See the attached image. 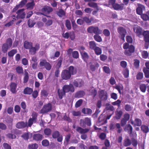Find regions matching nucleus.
<instances>
[{"label":"nucleus","mask_w":149,"mask_h":149,"mask_svg":"<svg viewBox=\"0 0 149 149\" xmlns=\"http://www.w3.org/2000/svg\"><path fill=\"white\" fill-rule=\"evenodd\" d=\"M31 118L29 119L28 122L22 121L17 123L16 125V127L18 129H23L26 127H31L33 123L37 121L38 114L35 111H33L31 114Z\"/></svg>","instance_id":"obj_1"},{"label":"nucleus","mask_w":149,"mask_h":149,"mask_svg":"<svg viewBox=\"0 0 149 149\" xmlns=\"http://www.w3.org/2000/svg\"><path fill=\"white\" fill-rule=\"evenodd\" d=\"M33 44L32 42L26 40L24 43V47L25 49H29V52L30 54L34 55L36 54V51L40 49V45L37 43L34 46H33Z\"/></svg>","instance_id":"obj_2"},{"label":"nucleus","mask_w":149,"mask_h":149,"mask_svg":"<svg viewBox=\"0 0 149 149\" xmlns=\"http://www.w3.org/2000/svg\"><path fill=\"white\" fill-rule=\"evenodd\" d=\"M98 20L95 19L93 17H91L90 18L86 16H85L81 19H77V23L80 25H82L84 24V22L89 25L96 23L98 22Z\"/></svg>","instance_id":"obj_3"},{"label":"nucleus","mask_w":149,"mask_h":149,"mask_svg":"<svg viewBox=\"0 0 149 149\" xmlns=\"http://www.w3.org/2000/svg\"><path fill=\"white\" fill-rule=\"evenodd\" d=\"M13 41L12 39L10 38H7L5 43L3 44L1 47V50L3 53H6L8 49L11 47Z\"/></svg>","instance_id":"obj_4"},{"label":"nucleus","mask_w":149,"mask_h":149,"mask_svg":"<svg viewBox=\"0 0 149 149\" xmlns=\"http://www.w3.org/2000/svg\"><path fill=\"white\" fill-rule=\"evenodd\" d=\"M146 9L144 6L140 4V16L143 20L145 21H148L149 22V10L146 13H143V11H145Z\"/></svg>","instance_id":"obj_5"},{"label":"nucleus","mask_w":149,"mask_h":149,"mask_svg":"<svg viewBox=\"0 0 149 149\" xmlns=\"http://www.w3.org/2000/svg\"><path fill=\"white\" fill-rule=\"evenodd\" d=\"M87 31L89 33H94L95 35L101 34L102 33V31L96 26H91L88 27L87 29Z\"/></svg>","instance_id":"obj_6"},{"label":"nucleus","mask_w":149,"mask_h":149,"mask_svg":"<svg viewBox=\"0 0 149 149\" xmlns=\"http://www.w3.org/2000/svg\"><path fill=\"white\" fill-rule=\"evenodd\" d=\"M39 65L40 67L42 68H45L47 70H50L52 68L51 64L45 59L41 60L39 63Z\"/></svg>","instance_id":"obj_7"},{"label":"nucleus","mask_w":149,"mask_h":149,"mask_svg":"<svg viewBox=\"0 0 149 149\" xmlns=\"http://www.w3.org/2000/svg\"><path fill=\"white\" fill-rule=\"evenodd\" d=\"M99 98L102 101H106L108 98L107 92L104 90H101L98 92Z\"/></svg>","instance_id":"obj_8"},{"label":"nucleus","mask_w":149,"mask_h":149,"mask_svg":"<svg viewBox=\"0 0 149 149\" xmlns=\"http://www.w3.org/2000/svg\"><path fill=\"white\" fill-rule=\"evenodd\" d=\"M117 31L119 34V38L123 41H124L125 38L127 33L126 29L122 27H119L117 29Z\"/></svg>","instance_id":"obj_9"},{"label":"nucleus","mask_w":149,"mask_h":149,"mask_svg":"<svg viewBox=\"0 0 149 149\" xmlns=\"http://www.w3.org/2000/svg\"><path fill=\"white\" fill-rule=\"evenodd\" d=\"M80 124L83 127H85L86 125L90 126L91 125V121L90 118L86 117L84 119H81L80 120Z\"/></svg>","instance_id":"obj_10"},{"label":"nucleus","mask_w":149,"mask_h":149,"mask_svg":"<svg viewBox=\"0 0 149 149\" xmlns=\"http://www.w3.org/2000/svg\"><path fill=\"white\" fill-rule=\"evenodd\" d=\"M52 110V105L50 103L44 105L40 111L41 113L44 114L47 113L51 111Z\"/></svg>","instance_id":"obj_11"},{"label":"nucleus","mask_w":149,"mask_h":149,"mask_svg":"<svg viewBox=\"0 0 149 149\" xmlns=\"http://www.w3.org/2000/svg\"><path fill=\"white\" fill-rule=\"evenodd\" d=\"M67 69L63 70L61 73V76L63 80H68L71 77V75Z\"/></svg>","instance_id":"obj_12"},{"label":"nucleus","mask_w":149,"mask_h":149,"mask_svg":"<svg viewBox=\"0 0 149 149\" xmlns=\"http://www.w3.org/2000/svg\"><path fill=\"white\" fill-rule=\"evenodd\" d=\"M52 137L53 139H57V141L59 142H62L63 139V136L60 135L58 131H55L52 134Z\"/></svg>","instance_id":"obj_13"},{"label":"nucleus","mask_w":149,"mask_h":149,"mask_svg":"<svg viewBox=\"0 0 149 149\" xmlns=\"http://www.w3.org/2000/svg\"><path fill=\"white\" fill-rule=\"evenodd\" d=\"M62 89L65 93H68L70 91L73 93L74 91V89L73 85L70 84L69 85H65L62 87Z\"/></svg>","instance_id":"obj_14"},{"label":"nucleus","mask_w":149,"mask_h":149,"mask_svg":"<svg viewBox=\"0 0 149 149\" xmlns=\"http://www.w3.org/2000/svg\"><path fill=\"white\" fill-rule=\"evenodd\" d=\"M107 122L105 116L101 114L98 118L97 124V126H100L107 123Z\"/></svg>","instance_id":"obj_15"},{"label":"nucleus","mask_w":149,"mask_h":149,"mask_svg":"<svg viewBox=\"0 0 149 149\" xmlns=\"http://www.w3.org/2000/svg\"><path fill=\"white\" fill-rule=\"evenodd\" d=\"M130 115L128 113L125 114L120 121L121 126L122 127H124L127 124V122L129 120L130 118Z\"/></svg>","instance_id":"obj_16"},{"label":"nucleus","mask_w":149,"mask_h":149,"mask_svg":"<svg viewBox=\"0 0 149 149\" xmlns=\"http://www.w3.org/2000/svg\"><path fill=\"white\" fill-rule=\"evenodd\" d=\"M134 51V47L132 45H131L127 49L125 50L124 54L127 56H130Z\"/></svg>","instance_id":"obj_17"},{"label":"nucleus","mask_w":149,"mask_h":149,"mask_svg":"<svg viewBox=\"0 0 149 149\" xmlns=\"http://www.w3.org/2000/svg\"><path fill=\"white\" fill-rule=\"evenodd\" d=\"M84 81L81 79H77L74 80L73 82L74 86L76 87H81L84 84Z\"/></svg>","instance_id":"obj_18"},{"label":"nucleus","mask_w":149,"mask_h":149,"mask_svg":"<svg viewBox=\"0 0 149 149\" xmlns=\"http://www.w3.org/2000/svg\"><path fill=\"white\" fill-rule=\"evenodd\" d=\"M53 10L52 8L49 6H45L42 8L41 11L43 13L42 14H49Z\"/></svg>","instance_id":"obj_19"},{"label":"nucleus","mask_w":149,"mask_h":149,"mask_svg":"<svg viewBox=\"0 0 149 149\" xmlns=\"http://www.w3.org/2000/svg\"><path fill=\"white\" fill-rule=\"evenodd\" d=\"M24 10V9L19 10L16 12L17 15V18L24 19L25 17V13L23 11Z\"/></svg>","instance_id":"obj_20"},{"label":"nucleus","mask_w":149,"mask_h":149,"mask_svg":"<svg viewBox=\"0 0 149 149\" xmlns=\"http://www.w3.org/2000/svg\"><path fill=\"white\" fill-rule=\"evenodd\" d=\"M76 130L81 134H84L88 132L90 130V129L89 128L83 129L80 127L77 126L76 127Z\"/></svg>","instance_id":"obj_21"},{"label":"nucleus","mask_w":149,"mask_h":149,"mask_svg":"<svg viewBox=\"0 0 149 149\" xmlns=\"http://www.w3.org/2000/svg\"><path fill=\"white\" fill-rule=\"evenodd\" d=\"M113 8L116 10H122L123 9L124 4L121 3L118 4L117 3H115L113 6Z\"/></svg>","instance_id":"obj_22"},{"label":"nucleus","mask_w":149,"mask_h":149,"mask_svg":"<svg viewBox=\"0 0 149 149\" xmlns=\"http://www.w3.org/2000/svg\"><path fill=\"white\" fill-rule=\"evenodd\" d=\"M68 70L70 74V75H73L76 74L77 72V70L76 68L73 66H70L68 68Z\"/></svg>","instance_id":"obj_23"},{"label":"nucleus","mask_w":149,"mask_h":149,"mask_svg":"<svg viewBox=\"0 0 149 149\" xmlns=\"http://www.w3.org/2000/svg\"><path fill=\"white\" fill-rule=\"evenodd\" d=\"M85 94V92L83 91H79L75 93L74 97L77 98H80L83 97Z\"/></svg>","instance_id":"obj_24"},{"label":"nucleus","mask_w":149,"mask_h":149,"mask_svg":"<svg viewBox=\"0 0 149 149\" xmlns=\"http://www.w3.org/2000/svg\"><path fill=\"white\" fill-rule=\"evenodd\" d=\"M57 93L59 98L60 99H62L63 97L65 96L66 93L62 89H58L57 90Z\"/></svg>","instance_id":"obj_25"},{"label":"nucleus","mask_w":149,"mask_h":149,"mask_svg":"<svg viewBox=\"0 0 149 149\" xmlns=\"http://www.w3.org/2000/svg\"><path fill=\"white\" fill-rule=\"evenodd\" d=\"M43 138V135L39 134H35L33 136V139L36 141H41Z\"/></svg>","instance_id":"obj_26"},{"label":"nucleus","mask_w":149,"mask_h":149,"mask_svg":"<svg viewBox=\"0 0 149 149\" xmlns=\"http://www.w3.org/2000/svg\"><path fill=\"white\" fill-rule=\"evenodd\" d=\"M10 91L12 93H16L17 92L16 88L17 87V85L14 82L11 83L10 85Z\"/></svg>","instance_id":"obj_27"},{"label":"nucleus","mask_w":149,"mask_h":149,"mask_svg":"<svg viewBox=\"0 0 149 149\" xmlns=\"http://www.w3.org/2000/svg\"><path fill=\"white\" fill-rule=\"evenodd\" d=\"M144 40L146 42H149V31H144L143 32Z\"/></svg>","instance_id":"obj_28"},{"label":"nucleus","mask_w":149,"mask_h":149,"mask_svg":"<svg viewBox=\"0 0 149 149\" xmlns=\"http://www.w3.org/2000/svg\"><path fill=\"white\" fill-rule=\"evenodd\" d=\"M33 92V89L30 87H26L25 88L23 91V93L25 95H30Z\"/></svg>","instance_id":"obj_29"},{"label":"nucleus","mask_w":149,"mask_h":149,"mask_svg":"<svg viewBox=\"0 0 149 149\" xmlns=\"http://www.w3.org/2000/svg\"><path fill=\"white\" fill-rule=\"evenodd\" d=\"M81 112L84 114L88 115H91L92 113V110L91 109L88 108H83L81 110Z\"/></svg>","instance_id":"obj_30"},{"label":"nucleus","mask_w":149,"mask_h":149,"mask_svg":"<svg viewBox=\"0 0 149 149\" xmlns=\"http://www.w3.org/2000/svg\"><path fill=\"white\" fill-rule=\"evenodd\" d=\"M35 4L33 1L31 2H28L26 5L25 6L26 9L32 10Z\"/></svg>","instance_id":"obj_31"},{"label":"nucleus","mask_w":149,"mask_h":149,"mask_svg":"<svg viewBox=\"0 0 149 149\" xmlns=\"http://www.w3.org/2000/svg\"><path fill=\"white\" fill-rule=\"evenodd\" d=\"M132 143L131 141L129 139H125L123 142V145L125 147L130 146Z\"/></svg>","instance_id":"obj_32"},{"label":"nucleus","mask_w":149,"mask_h":149,"mask_svg":"<svg viewBox=\"0 0 149 149\" xmlns=\"http://www.w3.org/2000/svg\"><path fill=\"white\" fill-rule=\"evenodd\" d=\"M57 15L60 17L65 16V13L62 9H60L57 12Z\"/></svg>","instance_id":"obj_33"},{"label":"nucleus","mask_w":149,"mask_h":149,"mask_svg":"<svg viewBox=\"0 0 149 149\" xmlns=\"http://www.w3.org/2000/svg\"><path fill=\"white\" fill-rule=\"evenodd\" d=\"M81 54L84 61L87 63V60L89 58V56L87 53L84 52Z\"/></svg>","instance_id":"obj_34"},{"label":"nucleus","mask_w":149,"mask_h":149,"mask_svg":"<svg viewBox=\"0 0 149 149\" xmlns=\"http://www.w3.org/2000/svg\"><path fill=\"white\" fill-rule=\"evenodd\" d=\"M24 140H28L29 138H30L32 137L31 134H29L28 133H25L23 134L21 136Z\"/></svg>","instance_id":"obj_35"},{"label":"nucleus","mask_w":149,"mask_h":149,"mask_svg":"<svg viewBox=\"0 0 149 149\" xmlns=\"http://www.w3.org/2000/svg\"><path fill=\"white\" fill-rule=\"evenodd\" d=\"M132 129H133L132 127L130 124L127 125L125 126V130L127 131L128 133L130 134H131L132 133Z\"/></svg>","instance_id":"obj_36"},{"label":"nucleus","mask_w":149,"mask_h":149,"mask_svg":"<svg viewBox=\"0 0 149 149\" xmlns=\"http://www.w3.org/2000/svg\"><path fill=\"white\" fill-rule=\"evenodd\" d=\"M133 30L137 35L140 37V26L137 25H135L133 28Z\"/></svg>","instance_id":"obj_37"},{"label":"nucleus","mask_w":149,"mask_h":149,"mask_svg":"<svg viewBox=\"0 0 149 149\" xmlns=\"http://www.w3.org/2000/svg\"><path fill=\"white\" fill-rule=\"evenodd\" d=\"M89 46L90 48L94 50L97 47L95 42L94 41H91L89 42Z\"/></svg>","instance_id":"obj_38"},{"label":"nucleus","mask_w":149,"mask_h":149,"mask_svg":"<svg viewBox=\"0 0 149 149\" xmlns=\"http://www.w3.org/2000/svg\"><path fill=\"white\" fill-rule=\"evenodd\" d=\"M63 59L62 57H60L58 59V61L56 65V68L59 69L61 67L62 62Z\"/></svg>","instance_id":"obj_39"},{"label":"nucleus","mask_w":149,"mask_h":149,"mask_svg":"<svg viewBox=\"0 0 149 149\" xmlns=\"http://www.w3.org/2000/svg\"><path fill=\"white\" fill-rule=\"evenodd\" d=\"M141 128L142 131L144 133H147L149 132V129L148 126L143 125H141Z\"/></svg>","instance_id":"obj_40"},{"label":"nucleus","mask_w":149,"mask_h":149,"mask_svg":"<svg viewBox=\"0 0 149 149\" xmlns=\"http://www.w3.org/2000/svg\"><path fill=\"white\" fill-rule=\"evenodd\" d=\"M123 114V112L121 110L116 112L115 113V117L117 120L120 119Z\"/></svg>","instance_id":"obj_41"},{"label":"nucleus","mask_w":149,"mask_h":149,"mask_svg":"<svg viewBox=\"0 0 149 149\" xmlns=\"http://www.w3.org/2000/svg\"><path fill=\"white\" fill-rule=\"evenodd\" d=\"M17 52L16 49H13L8 52V55L10 57H13Z\"/></svg>","instance_id":"obj_42"},{"label":"nucleus","mask_w":149,"mask_h":149,"mask_svg":"<svg viewBox=\"0 0 149 149\" xmlns=\"http://www.w3.org/2000/svg\"><path fill=\"white\" fill-rule=\"evenodd\" d=\"M94 50L95 54L97 55H100L102 53L101 49L98 47H97Z\"/></svg>","instance_id":"obj_43"},{"label":"nucleus","mask_w":149,"mask_h":149,"mask_svg":"<svg viewBox=\"0 0 149 149\" xmlns=\"http://www.w3.org/2000/svg\"><path fill=\"white\" fill-rule=\"evenodd\" d=\"M99 34L95 35L93 36L94 40L97 42H100L102 41V39Z\"/></svg>","instance_id":"obj_44"},{"label":"nucleus","mask_w":149,"mask_h":149,"mask_svg":"<svg viewBox=\"0 0 149 149\" xmlns=\"http://www.w3.org/2000/svg\"><path fill=\"white\" fill-rule=\"evenodd\" d=\"M44 132L45 135L49 136L51 134L52 130L49 128H46L44 130Z\"/></svg>","instance_id":"obj_45"},{"label":"nucleus","mask_w":149,"mask_h":149,"mask_svg":"<svg viewBox=\"0 0 149 149\" xmlns=\"http://www.w3.org/2000/svg\"><path fill=\"white\" fill-rule=\"evenodd\" d=\"M106 109L107 110H110L111 111H113L114 110L113 106L108 103H106Z\"/></svg>","instance_id":"obj_46"},{"label":"nucleus","mask_w":149,"mask_h":149,"mask_svg":"<svg viewBox=\"0 0 149 149\" xmlns=\"http://www.w3.org/2000/svg\"><path fill=\"white\" fill-rule=\"evenodd\" d=\"M28 147L29 149H37L38 147V145L37 144L35 143L29 145Z\"/></svg>","instance_id":"obj_47"},{"label":"nucleus","mask_w":149,"mask_h":149,"mask_svg":"<svg viewBox=\"0 0 149 149\" xmlns=\"http://www.w3.org/2000/svg\"><path fill=\"white\" fill-rule=\"evenodd\" d=\"M70 137L71 135L70 134H69L65 136L64 143H65L67 145L68 144V143L70 138Z\"/></svg>","instance_id":"obj_48"},{"label":"nucleus","mask_w":149,"mask_h":149,"mask_svg":"<svg viewBox=\"0 0 149 149\" xmlns=\"http://www.w3.org/2000/svg\"><path fill=\"white\" fill-rule=\"evenodd\" d=\"M65 25L67 29L70 30L71 29V26L70 21L68 19H67L65 21Z\"/></svg>","instance_id":"obj_49"},{"label":"nucleus","mask_w":149,"mask_h":149,"mask_svg":"<svg viewBox=\"0 0 149 149\" xmlns=\"http://www.w3.org/2000/svg\"><path fill=\"white\" fill-rule=\"evenodd\" d=\"M131 123L135 126H139V119L136 118L134 122L133 121H131Z\"/></svg>","instance_id":"obj_50"},{"label":"nucleus","mask_w":149,"mask_h":149,"mask_svg":"<svg viewBox=\"0 0 149 149\" xmlns=\"http://www.w3.org/2000/svg\"><path fill=\"white\" fill-rule=\"evenodd\" d=\"M49 142L47 139L43 140L42 141V145L44 147H47L49 145Z\"/></svg>","instance_id":"obj_51"},{"label":"nucleus","mask_w":149,"mask_h":149,"mask_svg":"<svg viewBox=\"0 0 149 149\" xmlns=\"http://www.w3.org/2000/svg\"><path fill=\"white\" fill-rule=\"evenodd\" d=\"M83 101V100L81 99L78 100L75 103V107L77 108L80 107L82 104Z\"/></svg>","instance_id":"obj_52"},{"label":"nucleus","mask_w":149,"mask_h":149,"mask_svg":"<svg viewBox=\"0 0 149 149\" xmlns=\"http://www.w3.org/2000/svg\"><path fill=\"white\" fill-rule=\"evenodd\" d=\"M6 136L7 138L10 139H15L16 138V135L12 133H8L6 134Z\"/></svg>","instance_id":"obj_53"},{"label":"nucleus","mask_w":149,"mask_h":149,"mask_svg":"<svg viewBox=\"0 0 149 149\" xmlns=\"http://www.w3.org/2000/svg\"><path fill=\"white\" fill-rule=\"evenodd\" d=\"M103 71L107 74H110L111 73V70L109 68L106 66H104L103 68Z\"/></svg>","instance_id":"obj_54"},{"label":"nucleus","mask_w":149,"mask_h":149,"mask_svg":"<svg viewBox=\"0 0 149 149\" xmlns=\"http://www.w3.org/2000/svg\"><path fill=\"white\" fill-rule=\"evenodd\" d=\"M88 5L90 7L93 8H98V6L97 3L92 2L89 3Z\"/></svg>","instance_id":"obj_55"},{"label":"nucleus","mask_w":149,"mask_h":149,"mask_svg":"<svg viewBox=\"0 0 149 149\" xmlns=\"http://www.w3.org/2000/svg\"><path fill=\"white\" fill-rule=\"evenodd\" d=\"M17 72L19 74L23 73V69L22 67L18 66L16 68Z\"/></svg>","instance_id":"obj_56"},{"label":"nucleus","mask_w":149,"mask_h":149,"mask_svg":"<svg viewBox=\"0 0 149 149\" xmlns=\"http://www.w3.org/2000/svg\"><path fill=\"white\" fill-rule=\"evenodd\" d=\"M116 127L118 129L117 132L118 133H120L122 131V128L121 127L119 123H116L115 124Z\"/></svg>","instance_id":"obj_57"},{"label":"nucleus","mask_w":149,"mask_h":149,"mask_svg":"<svg viewBox=\"0 0 149 149\" xmlns=\"http://www.w3.org/2000/svg\"><path fill=\"white\" fill-rule=\"evenodd\" d=\"M123 74L124 77L125 78H127L129 77V70L128 69L126 68L123 72Z\"/></svg>","instance_id":"obj_58"},{"label":"nucleus","mask_w":149,"mask_h":149,"mask_svg":"<svg viewBox=\"0 0 149 149\" xmlns=\"http://www.w3.org/2000/svg\"><path fill=\"white\" fill-rule=\"evenodd\" d=\"M72 57L77 59L79 57V54L78 52L77 51H74L72 52Z\"/></svg>","instance_id":"obj_59"},{"label":"nucleus","mask_w":149,"mask_h":149,"mask_svg":"<svg viewBox=\"0 0 149 149\" xmlns=\"http://www.w3.org/2000/svg\"><path fill=\"white\" fill-rule=\"evenodd\" d=\"M103 34L106 37H109L110 36V33L108 29H104L103 31Z\"/></svg>","instance_id":"obj_60"},{"label":"nucleus","mask_w":149,"mask_h":149,"mask_svg":"<svg viewBox=\"0 0 149 149\" xmlns=\"http://www.w3.org/2000/svg\"><path fill=\"white\" fill-rule=\"evenodd\" d=\"M146 86L144 84H142L140 85V90L141 92L145 93L146 89Z\"/></svg>","instance_id":"obj_61"},{"label":"nucleus","mask_w":149,"mask_h":149,"mask_svg":"<svg viewBox=\"0 0 149 149\" xmlns=\"http://www.w3.org/2000/svg\"><path fill=\"white\" fill-rule=\"evenodd\" d=\"M35 24V23L33 21L29 19L28 22V24L29 27L31 28L34 26Z\"/></svg>","instance_id":"obj_62"},{"label":"nucleus","mask_w":149,"mask_h":149,"mask_svg":"<svg viewBox=\"0 0 149 149\" xmlns=\"http://www.w3.org/2000/svg\"><path fill=\"white\" fill-rule=\"evenodd\" d=\"M142 56L143 58H146L148 56V53L147 51H143L142 52Z\"/></svg>","instance_id":"obj_63"},{"label":"nucleus","mask_w":149,"mask_h":149,"mask_svg":"<svg viewBox=\"0 0 149 149\" xmlns=\"http://www.w3.org/2000/svg\"><path fill=\"white\" fill-rule=\"evenodd\" d=\"M126 40L127 43H132L133 42V39L132 37L130 36H127L126 37Z\"/></svg>","instance_id":"obj_64"}]
</instances>
